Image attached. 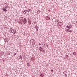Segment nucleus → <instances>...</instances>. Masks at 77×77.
<instances>
[{
  "label": "nucleus",
  "instance_id": "412c9836",
  "mask_svg": "<svg viewBox=\"0 0 77 77\" xmlns=\"http://www.w3.org/2000/svg\"><path fill=\"white\" fill-rule=\"evenodd\" d=\"M5 9H7V8H8V7L6 6H5Z\"/></svg>",
  "mask_w": 77,
  "mask_h": 77
},
{
  "label": "nucleus",
  "instance_id": "473e14b6",
  "mask_svg": "<svg viewBox=\"0 0 77 77\" xmlns=\"http://www.w3.org/2000/svg\"><path fill=\"white\" fill-rule=\"evenodd\" d=\"M36 31H38V29H36Z\"/></svg>",
  "mask_w": 77,
  "mask_h": 77
},
{
  "label": "nucleus",
  "instance_id": "2f4dec72",
  "mask_svg": "<svg viewBox=\"0 0 77 77\" xmlns=\"http://www.w3.org/2000/svg\"><path fill=\"white\" fill-rule=\"evenodd\" d=\"M51 72H53V69H51Z\"/></svg>",
  "mask_w": 77,
  "mask_h": 77
},
{
  "label": "nucleus",
  "instance_id": "7c9ffc66",
  "mask_svg": "<svg viewBox=\"0 0 77 77\" xmlns=\"http://www.w3.org/2000/svg\"><path fill=\"white\" fill-rule=\"evenodd\" d=\"M35 28L36 29H38V26Z\"/></svg>",
  "mask_w": 77,
  "mask_h": 77
},
{
  "label": "nucleus",
  "instance_id": "9b49d317",
  "mask_svg": "<svg viewBox=\"0 0 77 77\" xmlns=\"http://www.w3.org/2000/svg\"><path fill=\"white\" fill-rule=\"evenodd\" d=\"M28 10H29L28 9H27V10H26V11L25 12V14H26V13H27V12H30L31 11H32V10H29V11H28Z\"/></svg>",
  "mask_w": 77,
  "mask_h": 77
},
{
  "label": "nucleus",
  "instance_id": "cd10ccee",
  "mask_svg": "<svg viewBox=\"0 0 77 77\" xmlns=\"http://www.w3.org/2000/svg\"><path fill=\"white\" fill-rule=\"evenodd\" d=\"M38 45H39V46H41V43H39Z\"/></svg>",
  "mask_w": 77,
  "mask_h": 77
},
{
  "label": "nucleus",
  "instance_id": "c9c22d12",
  "mask_svg": "<svg viewBox=\"0 0 77 77\" xmlns=\"http://www.w3.org/2000/svg\"><path fill=\"white\" fill-rule=\"evenodd\" d=\"M26 11V10H25V11H24V12H25V11Z\"/></svg>",
  "mask_w": 77,
  "mask_h": 77
},
{
  "label": "nucleus",
  "instance_id": "4c0bfd02",
  "mask_svg": "<svg viewBox=\"0 0 77 77\" xmlns=\"http://www.w3.org/2000/svg\"><path fill=\"white\" fill-rule=\"evenodd\" d=\"M4 5H6V4H5Z\"/></svg>",
  "mask_w": 77,
  "mask_h": 77
},
{
  "label": "nucleus",
  "instance_id": "f704fd0d",
  "mask_svg": "<svg viewBox=\"0 0 77 77\" xmlns=\"http://www.w3.org/2000/svg\"><path fill=\"white\" fill-rule=\"evenodd\" d=\"M28 11H29V10H30V9H28Z\"/></svg>",
  "mask_w": 77,
  "mask_h": 77
},
{
  "label": "nucleus",
  "instance_id": "dca6fc26",
  "mask_svg": "<svg viewBox=\"0 0 77 77\" xmlns=\"http://www.w3.org/2000/svg\"><path fill=\"white\" fill-rule=\"evenodd\" d=\"M73 54L74 56H75L76 55V54L75 53V52H73Z\"/></svg>",
  "mask_w": 77,
  "mask_h": 77
},
{
  "label": "nucleus",
  "instance_id": "b1692460",
  "mask_svg": "<svg viewBox=\"0 0 77 77\" xmlns=\"http://www.w3.org/2000/svg\"><path fill=\"white\" fill-rule=\"evenodd\" d=\"M37 27H38V26H37V25H36L35 26V28H36Z\"/></svg>",
  "mask_w": 77,
  "mask_h": 77
},
{
  "label": "nucleus",
  "instance_id": "72a5a7b5",
  "mask_svg": "<svg viewBox=\"0 0 77 77\" xmlns=\"http://www.w3.org/2000/svg\"><path fill=\"white\" fill-rule=\"evenodd\" d=\"M46 47H47V48H48V45H47Z\"/></svg>",
  "mask_w": 77,
  "mask_h": 77
},
{
  "label": "nucleus",
  "instance_id": "6e6552de",
  "mask_svg": "<svg viewBox=\"0 0 77 77\" xmlns=\"http://www.w3.org/2000/svg\"><path fill=\"white\" fill-rule=\"evenodd\" d=\"M8 38H5L4 39V41H5V42H8Z\"/></svg>",
  "mask_w": 77,
  "mask_h": 77
},
{
  "label": "nucleus",
  "instance_id": "f257e3e1",
  "mask_svg": "<svg viewBox=\"0 0 77 77\" xmlns=\"http://www.w3.org/2000/svg\"><path fill=\"white\" fill-rule=\"evenodd\" d=\"M10 32V33H13V35H14L16 33V31L14 30V29L10 28L9 29Z\"/></svg>",
  "mask_w": 77,
  "mask_h": 77
},
{
  "label": "nucleus",
  "instance_id": "1a4fd4ad",
  "mask_svg": "<svg viewBox=\"0 0 77 77\" xmlns=\"http://www.w3.org/2000/svg\"><path fill=\"white\" fill-rule=\"evenodd\" d=\"M45 18L47 20H50V17L48 16H46Z\"/></svg>",
  "mask_w": 77,
  "mask_h": 77
},
{
  "label": "nucleus",
  "instance_id": "a878e982",
  "mask_svg": "<svg viewBox=\"0 0 77 77\" xmlns=\"http://www.w3.org/2000/svg\"><path fill=\"white\" fill-rule=\"evenodd\" d=\"M34 24H36V21H35V22H34Z\"/></svg>",
  "mask_w": 77,
  "mask_h": 77
},
{
  "label": "nucleus",
  "instance_id": "f03ea898",
  "mask_svg": "<svg viewBox=\"0 0 77 77\" xmlns=\"http://www.w3.org/2000/svg\"><path fill=\"white\" fill-rule=\"evenodd\" d=\"M22 22H23L24 24H26V23L27 22V19L26 18H24Z\"/></svg>",
  "mask_w": 77,
  "mask_h": 77
},
{
  "label": "nucleus",
  "instance_id": "f8f14e48",
  "mask_svg": "<svg viewBox=\"0 0 77 77\" xmlns=\"http://www.w3.org/2000/svg\"><path fill=\"white\" fill-rule=\"evenodd\" d=\"M40 77H43L44 76V73H42L40 75Z\"/></svg>",
  "mask_w": 77,
  "mask_h": 77
},
{
  "label": "nucleus",
  "instance_id": "9d476101",
  "mask_svg": "<svg viewBox=\"0 0 77 77\" xmlns=\"http://www.w3.org/2000/svg\"><path fill=\"white\" fill-rule=\"evenodd\" d=\"M63 74H64V75H65L66 77V76H67L66 74H68V72H63Z\"/></svg>",
  "mask_w": 77,
  "mask_h": 77
},
{
  "label": "nucleus",
  "instance_id": "4be33fe9",
  "mask_svg": "<svg viewBox=\"0 0 77 77\" xmlns=\"http://www.w3.org/2000/svg\"><path fill=\"white\" fill-rule=\"evenodd\" d=\"M72 32V31L70 29V30H69V32Z\"/></svg>",
  "mask_w": 77,
  "mask_h": 77
},
{
  "label": "nucleus",
  "instance_id": "e433bc0d",
  "mask_svg": "<svg viewBox=\"0 0 77 77\" xmlns=\"http://www.w3.org/2000/svg\"><path fill=\"white\" fill-rule=\"evenodd\" d=\"M49 1H50V0H48Z\"/></svg>",
  "mask_w": 77,
  "mask_h": 77
},
{
  "label": "nucleus",
  "instance_id": "aec40b11",
  "mask_svg": "<svg viewBox=\"0 0 77 77\" xmlns=\"http://www.w3.org/2000/svg\"><path fill=\"white\" fill-rule=\"evenodd\" d=\"M45 42L42 43V45H45Z\"/></svg>",
  "mask_w": 77,
  "mask_h": 77
},
{
  "label": "nucleus",
  "instance_id": "5701e85b",
  "mask_svg": "<svg viewBox=\"0 0 77 77\" xmlns=\"http://www.w3.org/2000/svg\"><path fill=\"white\" fill-rule=\"evenodd\" d=\"M6 77H8V76H9V75H8V74H7L6 75H5Z\"/></svg>",
  "mask_w": 77,
  "mask_h": 77
},
{
  "label": "nucleus",
  "instance_id": "6ab92c4d",
  "mask_svg": "<svg viewBox=\"0 0 77 77\" xmlns=\"http://www.w3.org/2000/svg\"><path fill=\"white\" fill-rule=\"evenodd\" d=\"M28 23L29 25H30V24H31V21H28Z\"/></svg>",
  "mask_w": 77,
  "mask_h": 77
},
{
  "label": "nucleus",
  "instance_id": "4468645a",
  "mask_svg": "<svg viewBox=\"0 0 77 77\" xmlns=\"http://www.w3.org/2000/svg\"><path fill=\"white\" fill-rule=\"evenodd\" d=\"M37 12L38 14H39V13H40V11L39 10L37 11Z\"/></svg>",
  "mask_w": 77,
  "mask_h": 77
},
{
  "label": "nucleus",
  "instance_id": "58836bf2",
  "mask_svg": "<svg viewBox=\"0 0 77 77\" xmlns=\"http://www.w3.org/2000/svg\"><path fill=\"white\" fill-rule=\"evenodd\" d=\"M7 6H8V5H7Z\"/></svg>",
  "mask_w": 77,
  "mask_h": 77
},
{
  "label": "nucleus",
  "instance_id": "20e7f679",
  "mask_svg": "<svg viewBox=\"0 0 77 77\" xmlns=\"http://www.w3.org/2000/svg\"><path fill=\"white\" fill-rule=\"evenodd\" d=\"M38 50L40 51H43V50H44V48H42L41 47H39Z\"/></svg>",
  "mask_w": 77,
  "mask_h": 77
},
{
  "label": "nucleus",
  "instance_id": "ddd939ff",
  "mask_svg": "<svg viewBox=\"0 0 77 77\" xmlns=\"http://www.w3.org/2000/svg\"><path fill=\"white\" fill-rule=\"evenodd\" d=\"M69 30H70V29H66V32H69Z\"/></svg>",
  "mask_w": 77,
  "mask_h": 77
},
{
  "label": "nucleus",
  "instance_id": "bb28decb",
  "mask_svg": "<svg viewBox=\"0 0 77 77\" xmlns=\"http://www.w3.org/2000/svg\"><path fill=\"white\" fill-rule=\"evenodd\" d=\"M42 52L43 53H45V51L43 50L42 51Z\"/></svg>",
  "mask_w": 77,
  "mask_h": 77
},
{
  "label": "nucleus",
  "instance_id": "7ed1b4c3",
  "mask_svg": "<svg viewBox=\"0 0 77 77\" xmlns=\"http://www.w3.org/2000/svg\"><path fill=\"white\" fill-rule=\"evenodd\" d=\"M31 44L33 45H35V41H34V40L32 39L30 41Z\"/></svg>",
  "mask_w": 77,
  "mask_h": 77
},
{
  "label": "nucleus",
  "instance_id": "c756f323",
  "mask_svg": "<svg viewBox=\"0 0 77 77\" xmlns=\"http://www.w3.org/2000/svg\"><path fill=\"white\" fill-rule=\"evenodd\" d=\"M16 54H17V53H14V55L15 56V55H16Z\"/></svg>",
  "mask_w": 77,
  "mask_h": 77
},
{
  "label": "nucleus",
  "instance_id": "0eeeda50",
  "mask_svg": "<svg viewBox=\"0 0 77 77\" xmlns=\"http://www.w3.org/2000/svg\"><path fill=\"white\" fill-rule=\"evenodd\" d=\"M58 25L59 26H62L63 25V23L62 22H59L57 23Z\"/></svg>",
  "mask_w": 77,
  "mask_h": 77
},
{
  "label": "nucleus",
  "instance_id": "f3484780",
  "mask_svg": "<svg viewBox=\"0 0 77 77\" xmlns=\"http://www.w3.org/2000/svg\"><path fill=\"white\" fill-rule=\"evenodd\" d=\"M30 63H27V66H29L30 65Z\"/></svg>",
  "mask_w": 77,
  "mask_h": 77
},
{
  "label": "nucleus",
  "instance_id": "a211bd4d",
  "mask_svg": "<svg viewBox=\"0 0 77 77\" xmlns=\"http://www.w3.org/2000/svg\"><path fill=\"white\" fill-rule=\"evenodd\" d=\"M68 55H66V59H68Z\"/></svg>",
  "mask_w": 77,
  "mask_h": 77
},
{
  "label": "nucleus",
  "instance_id": "2eb2a0df",
  "mask_svg": "<svg viewBox=\"0 0 77 77\" xmlns=\"http://www.w3.org/2000/svg\"><path fill=\"white\" fill-rule=\"evenodd\" d=\"M20 59H22L23 58V57H22V56L21 55H20Z\"/></svg>",
  "mask_w": 77,
  "mask_h": 77
},
{
  "label": "nucleus",
  "instance_id": "c85d7f7f",
  "mask_svg": "<svg viewBox=\"0 0 77 77\" xmlns=\"http://www.w3.org/2000/svg\"><path fill=\"white\" fill-rule=\"evenodd\" d=\"M5 8H2V10H3V11H4V10H5Z\"/></svg>",
  "mask_w": 77,
  "mask_h": 77
},
{
  "label": "nucleus",
  "instance_id": "393cba45",
  "mask_svg": "<svg viewBox=\"0 0 77 77\" xmlns=\"http://www.w3.org/2000/svg\"><path fill=\"white\" fill-rule=\"evenodd\" d=\"M4 11L5 12H6V11H7V10L6 9H5Z\"/></svg>",
  "mask_w": 77,
  "mask_h": 77
},
{
  "label": "nucleus",
  "instance_id": "423d86ee",
  "mask_svg": "<svg viewBox=\"0 0 77 77\" xmlns=\"http://www.w3.org/2000/svg\"><path fill=\"white\" fill-rule=\"evenodd\" d=\"M72 26L71 25L68 26L67 25L66 26V28H67V29H71V28H72Z\"/></svg>",
  "mask_w": 77,
  "mask_h": 77
},
{
  "label": "nucleus",
  "instance_id": "39448f33",
  "mask_svg": "<svg viewBox=\"0 0 77 77\" xmlns=\"http://www.w3.org/2000/svg\"><path fill=\"white\" fill-rule=\"evenodd\" d=\"M24 18L23 17H20L19 18V20H20V21H21L22 22L23 21V20H24Z\"/></svg>",
  "mask_w": 77,
  "mask_h": 77
}]
</instances>
